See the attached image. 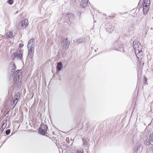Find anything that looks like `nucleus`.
<instances>
[{"label":"nucleus","instance_id":"obj_1","mask_svg":"<svg viewBox=\"0 0 153 153\" xmlns=\"http://www.w3.org/2000/svg\"><path fill=\"white\" fill-rule=\"evenodd\" d=\"M133 47L134 52L139 59H141L143 58V52L142 51V46L140 43L137 41H134L133 43Z\"/></svg>","mask_w":153,"mask_h":153},{"label":"nucleus","instance_id":"obj_2","mask_svg":"<svg viewBox=\"0 0 153 153\" xmlns=\"http://www.w3.org/2000/svg\"><path fill=\"white\" fill-rule=\"evenodd\" d=\"M22 74L21 70H18L13 74V81L14 84L17 85L20 82V79L22 78Z\"/></svg>","mask_w":153,"mask_h":153},{"label":"nucleus","instance_id":"obj_3","mask_svg":"<svg viewBox=\"0 0 153 153\" xmlns=\"http://www.w3.org/2000/svg\"><path fill=\"white\" fill-rule=\"evenodd\" d=\"M35 42L34 39H32L29 41L27 44V48L28 51V54L31 57L33 56Z\"/></svg>","mask_w":153,"mask_h":153},{"label":"nucleus","instance_id":"obj_4","mask_svg":"<svg viewBox=\"0 0 153 153\" xmlns=\"http://www.w3.org/2000/svg\"><path fill=\"white\" fill-rule=\"evenodd\" d=\"M23 52L21 50H19L17 51L16 53H13L12 54V57L14 58L15 57H16L17 59L18 60H22V54Z\"/></svg>","mask_w":153,"mask_h":153},{"label":"nucleus","instance_id":"obj_5","mask_svg":"<svg viewBox=\"0 0 153 153\" xmlns=\"http://www.w3.org/2000/svg\"><path fill=\"white\" fill-rule=\"evenodd\" d=\"M48 128V127L46 126L44 124H41L39 129V131L41 134L45 135L46 134H47Z\"/></svg>","mask_w":153,"mask_h":153},{"label":"nucleus","instance_id":"obj_6","mask_svg":"<svg viewBox=\"0 0 153 153\" xmlns=\"http://www.w3.org/2000/svg\"><path fill=\"white\" fill-rule=\"evenodd\" d=\"M113 46L115 48L119 49V51L121 52H124V48H123V45H119V43L118 41H116L115 43L113 44ZM116 50L117 49H116Z\"/></svg>","mask_w":153,"mask_h":153},{"label":"nucleus","instance_id":"obj_7","mask_svg":"<svg viewBox=\"0 0 153 153\" xmlns=\"http://www.w3.org/2000/svg\"><path fill=\"white\" fill-rule=\"evenodd\" d=\"M62 42V46L65 50L67 49L69 44V42H68L67 39H62L61 40Z\"/></svg>","mask_w":153,"mask_h":153},{"label":"nucleus","instance_id":"obj_8","mask_svg":"<svg viewBox=\"0 0 153 153\" xmlns=\"http://www.w3.org/2000/svg\"><path fill=\"white\" fill-rule=\"evenodd\" d=\"M28 21L27 19L22 20L19 24L22 27L25 28L27 27L28 25Z\"/></svg>","mask_w":153,"mask_h":153},{"label":"nucleus","instance_id":"obj_9","mask_svg":"<svg viewBox=\"0 0 153 153\" xmlns=\"http://www.w3.org/2000/svg\"><path fill=\"white\" fill-rule=\"evenodd\" d=\"M19 97H18L17 96V97H16V96H15L14 98H13L12 100V107L14 108L15 106V105L17 104L18 101V99H19Z\"/></svg>","mask_w":153,"mask_h":153},{"label":"nucleus","instance_id":"obj_10","mask_svg":"<svg viewBox=\"0 0 153 153\" xmlns=\"http://www.w3.org/2000/svg\"><path fill=\"white\" fill-rule=\"evenodd\" d=\"M87 4L88 0H82L80 3V5L82 7H86Z\"/></svg>","mask_w":153,"mask_h":153},{"label":"nucleus","instance_id":"obj_11","mask_svg":"<svg viewBox=\"0 0 153 153\" xmlns=\"http://www.w3.org/2000/svg\"><path fill=\"white\" fill-rule=\"evenodd\" d=\"M143 13L144 14H147L148 11L149 10L150 6H147L146 5H143Z\"/></svg>","mask_w":153,"mask_h":153},{"label":"nucleus","instance_id":"obj_12","mask_svg":"<svg viewBox=\"0 0 153 153\" xmlns=\"http://www.w3.org/2000/svg\"><path fill=\"white\" fill-rule=\"evenodd\" d=\"M10 67L11 68V72H14L15 71V69L16 68L15 64L13 62L11 63L10 65Z\"/></svg>","mask_w":153,"mask_h":153},{"label":"nucleus","instance_id":"obj_13","mask_svg":"<svg viewBox=\"0 0 153 153\" xmlns=\"http://www.w3.org/2000/svg\"><path fill=\"white\" fill-rule=\"evenodd\" d=\"M62 62H59L58 63L56 68L57 70L59 71H60L62 68Z\"/></svg>","mask_w":153,"mask_h":153},{"label":"nucleus","instance_id":"obj_14","mask_svg":"<svg viewBox=\"0 0 153 153\" xmlns=\"http://www.w3.org/2000/svg\"><path fill=\"white\" fill-rule=\"evenodd\" d=\"M6 35L7 37L10 38H13L14 36L13 34V33L11 31H10L8 32L6 34Z\"/></svg>","mask_w":153,"mask_h":153},{"label":"nucleus","instance_id":"obj_15","mask_svg":"<svg viewBox=\"0 0 153 153\" xmlns=\"http://www.w3.org/2000/svg\"><path fill=\"white\" fill-rule=\"evenodd\" d=\"M66 17L69 18V19H72L74 17V15L71 13H69L66 15Z\"/></svg>","mask_w":153,"mask_h":153},{"label":"nucleus","instance_id":"obj_16","mask_svg":"<svg viewBox=\"0 0 153 153\" xmlns=\"http://www.w3.org/2000/svg\"><path fill=\"white\" fill-rule=\"evenodd\" d=\"M150 4V0H145L143 5H146L147 6H149Z\"/></svg>","mask_w":153,"mask_h":153},{"label":"nucleus","instance_id":"obj_17","mask_svg":"<svg viewBox=\"0 0 153 153\" xmlns=\"http://www.w3.org/2000/svg\"><path fill=\"white\" fill-rule=\"evenodd\" d=\"M75 153H83V150L82 148L77 149L75 150Z\"/></svg>","mask_w":153,"mask_h":153},{"label":"nucleus","instance_id":"obj_18","mask_svg":"<svg viewBox=\"0 0 153 153\" xmlns=\"http://www.w3.org/2000/svg\"><path fill=\"white\" fill-rule=\"evenodd\" d=\"M6 126H7L6 123H3L1 127V128H0L1 130L3 131L4 129L5 128Z\"/></svg>","mask_w":153,"mask_h":153},{"label":"nucleus","instance_id":"obj_19","mask_svg":"<svg viewBox=\"0 0 153 153\" xmlns=\"http://www.w3.org/2000/svg\"><path fill=\"white\" fill-rule=\"evenodd\" d=\"M149 138L150 141H153V132L150 135Z\"/></svg>","mask_w":153,"mask_h":153},{"label":"nucleus","instance_id":"obj_20","mask_svg":"<svg viewBox=\"0 0 153 153\" xmlns=\"http://www.w3.org/2000/svg\"><path fill=\"white\" fill-rule=\"evenodd\" d=\"M82 141L83 142V145L85 146H87V143L86 140L84 139H82Z\"/></svg>","mask_w":153,"mask_h":153},{"label":"nucleus","instance_id":"obj_21","mask_svg":"<svg viewBox=\"0 0 153 153\" xmlns=\"http://www.w3.org/2000/svg\"><path fill=\"white\" fill-rule=\"evenodd\" d=\"M149 150L152 152H153V145H151L149 147Z\"/></svg>","mask_w":153,"mask_h":153},{"label":"nucleus","instance_id":"obj_22","mask_svg":"<svg viewBox=\"0 0 153 153\" xmlns=\"http://www.w3.org/2000/svg\"><path fill=\"white\" fill-rule=\"evenodd\" d=\"M10 132V129H8L5 131V134L6 135L9 134Z\"/></svg>","mask_w":153,"mask_h":153},{"label":"nucleus","instance_id":"obj_23","mask_svg":"<svg viewBox=\"0 0 153 153\" xmlns=\"http://www.w3.org/2000/svg\"><path fill=\"white\" fill-rule=\"evenodd\" d=\"M83 41V39H79L77 40V42L78 43H80V42H82Z\"/></svg>","mask_w":153,"mask_h":153},{"label":"nucleus","instance_id":"obj_24","mask_svg":"<svg viewBox=\"0 0 153 153\" xmlns=\"http://www.w3.org/2000/svg\"><path fill=\"white\" fill-rule=\"evenodd\" d=\"M8 2L9 3V4H13V0H8Z\"/></svg>","mask_w":153,"mask_h":153},{"label":"nucleus","instance_id":"obj_25","mask_svg":"<svg viewBox=\"0 0 153 153\" xmlns=\"http://www.w3.org/2000/svg\"><path fill=\"white\" fill-rule=\"evenodd\" d=\"M144 143L146 145H149L150 144V142H148L147 140H146L145 141Z\"/></svg>","mask_w":153,"mask_h":153},{"label":"nucleus","instance_id":"obj_26","mask_svg":"<svg viewBox=\"0 0 153 153\" xmlns=\"http://www.w3.org/2000/svg\"><path fill=\"white\" fill-rule=\"evenodd\" d=\"M146 82V77H144V83L145 84V83Z\"/></svg>","mask_w":153,"mask_h":153},{"label":"nucleus","instance_id":"obj_27","mask_svg":"<svg viewBox=\"0 0 153 153\" xmlns=\"http://www.w3.org/2000/svg\"><path fill=\"white\" fill-rule=\"evenodd\" d=\"M23 46V44H21L19 45V47H22Z\"/></svg>","mask_w":153,"mask_h":153},{"label":"nucleus","instance_id":"obj_28","mask_svg":"<svg viewBox=\"0 0 153 153\" xmlns=\"http://www.w3.org/2000/svg\"><path fill=\"white\" fill-rule=\"evenodd\" d=\"M77 15H79V16H80V15H81V12H79L78 13H77Z\"/></svg>","mask_w":153,"mask_h":153},{"label":"nucleus","instance_id":"obj_29","mask_svg":"<svg viewBox=\"0 0 153 153\" xmlns=\"http://www.w3.org/2000/svg\"><path fill=\"white\" fill-rule=\"evenodd\" d=\"M113 28H110V31H113Z\"/></svg>","mask_w":153,"mask_h":153},{"label":"nucleus","instance_id":"obj_30","mask_svg":"<svg viewBox=\"0 0 153 153\" xmlns=\"http://www.w3.org/2000/svg\"><path fill=\"white\" fill-rule=\"evenodd\" d=\"M140 145H138V148H137V149H138V148H140Z\"/></svg>","mask_w":153,"mask_h":153}]
</instances>
